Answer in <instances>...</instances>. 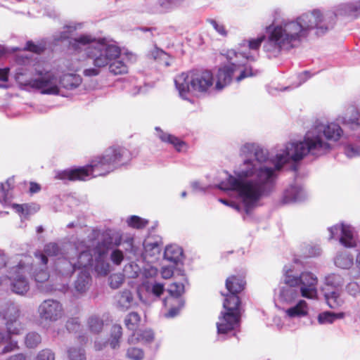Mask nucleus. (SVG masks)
Listing matches in <instances>:
<instances>
[{
	"label": "nucleus",
	"instance_id": "nucleus-1",
	"mask_svg": "<svg viewBox=\"0 0 360 360\" xmlns=\"http://www.w3.org/2000/svg\"><path fill=\"white\" fill-rule=\"evenodd\" d=\"M243 150H251L252 155L245 158L233 174L225 173V179L217 187L233 192L240 204L223 198L219 199L220 202L239 212L250 214L263 198L275 191L280 169L272 157L269 158L266 150L249 143L245 144Z\"/></svg>",
	"mask_w": 360,
	"mask_h": 360
},
{
	"label": "nucleus",
	"instance_id": "nucleus-2",
	"mask_svg": "<svg viewBox=\"0 0 360 360\" xmlns=\"http://www.w3.org/2000/svg\"><path fill=\"white\" fill-rule=\"evenodd\" d=\"M360 15V1L342 4L335 13H323L318 10L302 14L295 20H283L270 31L264 49L269 58L278 56L282 50L295 47L311 30L317 35H322L331 30L336 18L341 16L354 20Z\"/></svg>",
	"mask_w": 360,
	"mask_h": 360
},
{
	"label": "nucleus",
	"instance_id": "nucleus-3",
	"mask_svg": "<svg viewBox=\"0 0 360 360\" xmlns=\"http://www.w3.org/2000/svg\"><path fill=\"white\" fill-rule=\"evenodd\" d=\"M336 142L345 136L343 129L336 122L321 123L316 122L307 131L302 140L286 143L276 149L272 158L281 169L287 162H294L303 160L307 155L320 157L328 153L331 145L322 139Z\"/></svg>",
	"mask_w": 360,
	"mask_h": 360
},
{
	"label": "nucleus",
	"instance_id": "nucleus-4",
	"mask_svg": "<svg viewBox=\"0 0 360 360\" xmlns=\"http://www.w3.org/2000/svg\"><path fill=\"white\" fill-rule=\"evenodd\" d=\"M129 158L127 149L120 146L109 148L102 157L94 159L90 165L63 170L58 174L57 177L62 180L86 181L110 173L118 166L125 164Z\"/></svg>",
	"mask_w": 360,
	"mask_h": 360
},
{
	"label": "nucleus",
	"instance_id": "nucleus-5",
	"mask_svg": "<svg viewBox=\"0 0 360 360\" xmlns=\"http://www.w3.org/2000/svg\"><path fill=\"white\" fill-rule=\"evenodd\" d=\"M70 44L75 49L86 46V51L89 58L92 60L94 66L105 68L117 58L121 53L120 48L107 43L104 39H96L91 35L83 34L71 39Z\"/></svg>",
	"mask_w": 360,
	"mask_h": 360
},
{
	"label": "nucleus",
	"instance_id": "nucleus-6",
	"mask_svg": "<svg viewBox=\"0 0 360 360\" xmlns=\"http://www.w3.org/2000/svg\"><path fill=\"white\" fill-rule=\"evenodd\" d=\"M213 74L209 70L193 71L178 75L174 83L180 96L188 98V93L210 95L217 92Z\"/></svg>",
	"mask_w": 360,
	"mask_h": 360
},
{
	"label": "nucleus",
	"instance_id": "nucleus-7",
	"mask_svg": "<svg viewBox=\"0 0 360 360\" xmlns=\"http://www.w3.org/2000/svg\"><path fill=\"white\" fill-rule=\"evenodd\" d=\"M227 58L230 64L219 68L217 73V80L215 84L217 93L229 84L233 77H236V81L240 82L247 77L256 75L252 72L251 68H243L245 65L243 62L234 60V58L249 59L252 58V56L243 51L236 53L235 50H230L227 52Z\"/></svg>",
	"mask_w": 360,
	"mask_h": 360
},
{
	"label": "nucleus",
	"instance_id": "nucleus-8",
	"mask_svg": "<svg viewBox=\"0 0 360 360\" xmlns=\"http://www.w3.org/2000/svg\"><path fill=\"white\" fill-rule=\"evenodd\" d=\"M89 248L86 240H78L75 244V250L68 252L67 257L56 262V271L64 276H70L76 269H86L91 265L93 257L89 252Z\"/></svg>",
	"mask_w": 360,
	"mask_h": 360
},
{
	"label": "nucleus",
	"instance_id": "nucleus-9",
	"mask_svg": "<svg viewBox=\"0 0 360 360\" xmlns=\"http://www.w3.org/2000/svg\"><path fill=\"white\" fill-rule=\"evenodd\" d=\"M238 296L229 295L223 303L224 311L217 322L218 335H225L236 330L240 326L241 311Z\"/></svg>",
	"mask_w": 360,
	"mask_h": 360
},
{
	"label": "nucleus",
	"instance_id": "nucleus-10",
	"mask_svg": "<svg viewBox=\"0 0 360 360\" xmlns=\"http://www.w3.org/2000/svg\"><path fill=\"white\" fill-rule=\"evenodd\" d=\"M96 233H92V237L86 240V244L89 245V252L93 257L92 264L87 267H92L94 265L95 271L101 276H105L110 272V264L107 261V255L112 243L111 239L106 236L101 238H96Z\"/></svg>",
	"mask_w": 360,
	"mask_h": 360
},
{
	"label": "nucleus",
	"instance_id": "nucleus-11",
	"mask_svg": "<svg viewBox=\"0 0 360 360\" xmlns=\"http://www.w3.org/2000/svg\"><path fill=\"white\" fill-rule=\"evenodd\" d=\"M33 89L42 94L57 95L60 92V81L57 73L46 68L37 66L34 69Z\"/></svg>",
	"mask_w": 360,
	"mask_h": 360
},
{
	"label": "nucleus",
	"instance_id": "nucleus-12",
	"mask_svg": "<svg viewBox=\"0 0 360 360\" xmlns=\"http://www.w3.org/2000/svg\"><path fill=\"white\" fill-rule=\"evenodd\" d=\"M20 309L18 304L11 300L0 302V319L4 321L8 333L20 335L25 329V324L20 321Z\"/></svg>",
	"mask_w": 360,
	"mask_h": 360
},
{
	"label": "nucleus",
	"instance_id": "nucleus-13",
	"mask_svg": "<svg viewBox=\"0 0 360 360\" xmlns=\"http://www.w3.org/2000/svg\"><path fill=\"white\" fill-rule=\"evenodd\" d=\"M37 313L41 325L49 326L64 316L65 309L63 304L58 300L47 299L39 305Z\"/></svg>",
	"mask_w": 360,
	"mask_h": 360
},
{
	"label": "nucleus",
	"instance_id": "nucleus-14",
	"mask_svg": "<svg viewBox=\"0 0 360 360\" xmlns=\"http://www.w3.org/2000/svg\"><path fill=\"white\" fill-rule=\"evenodd\" d=\"M289 283H296L300 289L301 296L310 300L316 299L318 297V278L308 271H302L300 276H295L292 270V278L288 279Z\"/></svg>",
	"mask_w": 360,
	"mask_h": 360
},
{
	"label": "nucleus",
	"instance_id": "nucleus-15",
	"mask_svg": "<svg viewBox=\"0 0 360 360\" xmlns=\"http://www.w3.org/2000/svg\"><path fill=\"white\" fill-rule=\"evenodd\" d=\"M29 270L30 266L25 265L21 260L17 266L11 269L8 278L13 292L23 295L29 290V282L26 277Z\"/></svg>",
	"mask_w": 360,
	"mask_h": 360
},
{
	"label": "nucleus",
	"instance_id": "nucleus-16",
	"mask_svg": "<svg viewBox=\"0 0 360 360\" xmlns=\"http://www.w3.org/2000/svg\"><path fill=\"white\" fill-rule=\"evenodd\" d=\"M282 282L278 288V297L281 302L290 304L301 295L296 283H289L288 279L292 278V269L285 266L283 270Z\"/></svg>",
	"mask_w": 360,
	"mask_h": 360
},
{
	"label": "nucleus",
	"instance_id": "nucleus-17",
	"mask_svg": "<svg viewBox=\"0 0 360 360\" xmlns=\"http://www.w3.org/2000/svg\"><path fill=\"white\" fill-rule=\"evenodd\" d=\"M328 231L329 239L337 238L346 248H354L356 245L354 229L351 226L345 224H336L329 227Z\"/></svg>",
	"mask_w": 360,
	"mask_h": 360
},
{
	"label": "nucleus",
	"instance_id": "nucleus-18",
	"mask_svg": "<svg viewBox=\"0 0 360 360\" xmlns=\"http://www.w3.org/2000/svg\"><path fill=\"white\" fill-rule=\"evenodd\" d=\"M307 194L303 188L299 185H291L287 188L282 198V202L284 204L297 202L304 200Z\"/></svg>",
	"mask_w": 360,
	"mask_h": 360
},
{
	"label": "nucleus",
	"instance_id": "nucleus-19",
	"mask_svg": "<svg viewBox=\"0 0 360 360\" xmlns=\"http://www.w3.org/2000/svg\"><path fill=\"white\" fill-rule=\"evenodd\" d=\"M155 136L162 142L172 144L176 151L185 152L187 150L186 143L179 138L163 131L160 127L155 128Z\"/></svg>",
	"mask_w": 360,
	"mask_h": 360
},
{
	"label": "nucleus",
	"instance_id": "nucleus-20",
	"mask_svg": "<svg viewBox=\"0 0 360 360\" xmlns=\"http://www.w3.org/2000/svg\"><path fill=\"white\" fill-rule=\"evenodd\" d=\"M81 269L82 271L79 273L75 281L74 288L77 293L83 294L89 289L91 283V277L87 268Z\"/></svg>",
	"mask_w": 360,
	"mask_h": 360
},
{
	"label": "nucleus",
	"instance_id": "nucleus-21",
	"mask_svg": "<svg viewBox=\"0 0 360 360\" xmlns=\"http://www.w3.org/2000/svg\"><path fill=\"white\" fill-rule=\"evenodd\" d=\"M245 285V281L242 276H231L226 278V287L229 294L226 295V298L229 295L238 296V294L243 290Z\"/></svg>",
	"mask_w": 360,
	"mask_h": 360
},
{
	"label": "nucleus",
	"instance_id": "nucleus-22",
	"mask_svg": "<svg viewBox=\"0 0 360 360\" xmlns=\"http://www.w3.org/2000/svg\"><path fill=\"white\" fill-rule=\"evenodd\" d=\"M309 311L308 303L304 300H300L294 306L288 308L285 314L290 318H302L307 316Z\"/></svg>",
	"mask_w": 360,
	"mask_h": 360
},
{
	"label": "nucleus",
	"instance_id": "nucleus-23",
	"mask_svg": "<svg viewBox=\"0 0 360 360\" xmlns=\"http://www.w3.org/2000/svg\"><path fill=\"white\" fill-rule=\"evenodd\" d=\"M335 265L342 269H349L354 264L353 256L347 250L338 251L334 257Z\"/></svg>",
	"mask_w": 360,
	"mask_h": 360
},
{
	"label": "nucleus",
	"instance_id": "nucleus-24",
	"mask_svg": "<svg viewBox=\"0 0 360 360\" xmlns=\"http://www.w3.org/2000/svg\"><path fill=\"white\" fill-rule=\"evenodd\" d=\"M60 88L72 90L78 87L82 83V77L75 74H65L59 77Z\"/></svg>",
	"mask_w": 360,
	"mask_h": 360
},
{
	"label": "nucleus",
	"instance_id": "nucleus-25",
	"mask_svg": "<svg viewBox=\"0 0 360 360\" xmlns=\"http://www.w3.org/2000/svg\"><path fill=\"white\" fill-rule=\"evenodd\" d=\"M154 340V333L153 330L146 329L143 330H139L134 332L132 335L128 338L129 344H136L137 342L150 343Z\"/></svg>",
	"mask_w": 360,
	"mask_h": 360
},
{
	"label": "nucleus",
	"instance_id": "nucleus-26",
	"mask_svg": "<svg viewBox=\"0 0 360 360\" xmlns=\"http://www.w3.org/2000/svg\"><path fill=\"white\" fill-rule=\"evenodd\" d=\"M183 255L182 249L176 245H171L166 247L164 252L165 259L170 262L174 265L177 264Z\"/></svg>",
	"mask_w": 360,
	"mask_h": 360
},
{
	"label": "nucleus",
	"instance_id": "nucleus-27",
	"mask_svg": "<svg viewBox=\"0 0 360 360\" xmlns=\"http://www.w3.org/2000/svg\"><path fill=\"white\" fill-rule=\"evenodd\" d=\"M263 41V37H258L257 39H252L247 41H244L240 44V50L237 52H245L247 54L252 56V58H249L248 60H254L255 56L250 53V51H256L259 49L261 46V44ZM243 60H246L243 58Z\"/></svg>",
	"mask_w": 360,
	"mask_h": 360
},
{
	"label": "nucleus",
	"instance_id": "nucleus-28",
	"mask_svg": "<svg viewBox=\"0 0 360 360\" xmlns=\"http://www.w3.org/2000/svg\"><path fill=\"white\" fill-rule=\"evenodd\" d=\"M143 256L145 259L148 257H154L160 255V246L158 241H152L150 238L144 240L143 243Z\"/></svg>",
	"mask_w": 360,
	"mask_h": 360
},
{
	"label": "nucleus",
	"instance_id": "nucleus-29",
	"mask_svg": "<svg viewBox=\"0 0 360 360\" xmlns=\"http://www.w3.org/2000/svg\"><path fill=\"white\" fill-rule=\"evenodd\" d=\"M117 304L123 310H127L134 304L132 292L129 290L121 292L117 298Z\"/></svg>",
	"mask_w": 360,
	"mask_h": 360
},
{
	"label": "nucleus",
	"instance_id": "nucleus-30",
	"mask_svg": "<svg viewBox=\"0 0 360 360\" xmlns=\"http://www.w3.org/2000/svg\"><path fill=\"white\" fill-rule=\"evenodd\" d=\"M325 298L327 304L332 309H337L341 307L345 302L340 293L335 290L325 292Z\"/></svg>",
	"mask_w": 360,
	"mask_h": 360
},
{
	"label": "nucleus",
	"instance_id": "nucleus-31",
	"mask_svg": "<svg viewBox=\"0 0 360 360\" xmlns=\"http://www.w3.org/2000/svg\"><path fill=\"white\" fill-rule=\"evenodd\" d=\"M360 113L354 106H350L347 109L344 117V122L355 127L360 125L359 122Z\"/></svg>",
	"mask_w": 360,
	"mask_h": 360
},
{
	"label": "nucleus",
	"instance_id": "nucleus-32",
	"mask_svg": "<svg viewBox=\"0 0 360 360\" xmlns=\"http://www.w3.org/2000/svg\"><path fill=\"white\" fill-rule=\"evenodd\" d=\"M119 58L120 56L112 60L108 65L110 72L115 75H124L128 72L127 65L122 60L119 59Z\"/></svg>",
	"mask_w": 360,
	"mask_h": 360
},
{
	"label": "nucleus",
	"instance_id": "nucleus-33",
	"mask_svg": "<svg viewBox=\"0 0 360 360\" xmlns=\"http://www.w3.org/2000/svg\"><path fill=\"white\" fill-rule=\"evenodd\" d=\"M122 335V328L120 325L115 324L111 328L110 345L112 349L120 347V340Z\"/></svg>",
	"mask_w": 360,
	"mask_h": 360
},
{
	"label": "nucleus",
	"instance_id": "nucleus-34",
	"mask_svg": "<svg viewBox=\"0 0 360 360\" xmlns=\"http://www.w3.org/2000/svg\"><path fill=\"white\" fill-rule=\"evenodd\" d=\"M141 316L137 312L129 313L124 319V324L130 330H135L139 326Z\"/></svg>",
	"mask_w": 360,
	"mask_h": 360
},
{
	"label": "nucleus",
	"instance_id": "nucleus-35",
	"mask_svg": "<svg viewBox=\"0 0 360 360\" xmlns=\"http://www.w3.org/2000/svg\"><path fill=\"white\" fill-rule=\"evenodd\" d=\"M344 317L343 313L335 314L330 311L321 313L318 316V322L320 324H330L337 319Z\"/></svg>",
	"mask_w": 360,
	"mask_h": 360
},
{
	"label": "nucleus",
	"instance_id": "nucleus-36",
	"mask_svg": "<svg viewBox=\"0 0 360 360\" xmlns=\"http://www.w3.org/2000/svg\"><path fill=\"white\" fill-rule=\"evenodd\" d=\"M68 360H85L84 349L81 347L71 346L67 349Z\"/></svg>",
	"mask_w": 360,
	"mask_h": 360
},
{
	"label": "nucleus",
	"instance_id": "nucleus-37",
	"mask_svg": "<svg viewBox=\"0 0 360 360\" xmlns=\"http://www.w3.org/2000/svg\"><path fill=\"white\" fill-rule=\"evenodd\" d=\"M6 334H8V337L6 340H4L3 343H6V345L2 349L1 354H4L6 353H9L13 352L16 349H18V341L14 340L12 338V335H15L14 333H10L8 331L5 332Z\"/></svg>",
	"mask_w": 360,
	"mask_h": 360
},
{
	"label": "nucleus",
	"instance_id": "nucleus-38",
	"mask_svg": "<svg viewBox=\"0 0 360 360\" xmlns=\"http://www.w3.org/2000/svg\"><path fill=\"white\" fill-rule=\"evenodd\" d=\"M41 342V337L36 332H30L25 337V344L30 349L37 347Z\"/></svg>",
	"mask_w": 360,
	"mask_h": 360
},
{
	"label": "nucleus",
	"instance_id": "nucleus-39",
	"mask_svg": "<svg viewBox=\"0 0 360 360\" xmlns=\"http://www.w3.org/2000/svg\"><path fill=\"white\" fill-rule=\"evenodd\" d=\"M88 327L91 333H98L103 327V321L97 316H91L89 317L88 322Z\"/></svg>",
	"mask_w": 360,
	"mask_h": 360
},
{
	"label": "nucleus",
	"instance_id": "nucleus-40",
	"mask_svg": "<svg viewBox=\"0 0 360 360\" xmlns=\"http://www.w3.org/2000/svg\"><path fill=\"white\" fill-rule=\"evenodd\" d=\"M124 275L129 278H137L141 272L139 266L134 262L126 264L123 269Z\"/></svg>",
	"mask_w": 360,
	"mask_h": 360
},
{
	"label": "nucleus",
	"instance_id": "nucleus-41",
	"mask_svg": "<svg viewBox=\"0 0 360 360\" xmlns=\"http://www.w3.org/2000/svg\"><path fill=\"white\" fill-rule=\"evenodd\" d=\"M343 283L344 279L340 274H330L325 278V283L335 288L342 286Z\"/></svg>",
	"mask_w": 360,
	"mask_h": 360
},
{
	"label": "nucleus",
	"instance_id": "nucleus-42",
	"mask_svg": "<svg viewBox=\"0 0 360 360\" xmlns=\"http://www.w3.org/2000/svg\"><path fill=\"white\" fill-rule=\"evenodd\" d=\"M15 79L18 83L22 86H30L33 88L34 78L27 77L26 72H18L15 75Z\"/></svg>",
	"mask_w": 360,
	"mask_h": 360
},
{
	"label": "nucleus",
	"instance_id": "nucleus-43",
	"mask_svg": "<svg viewBox=\"0 0 360 360\" xmlns=\"http://www.w3.org/2000/svg\"><path fill=\"white\" fill-rule=\"evenodd\" d=\"M184 291V285L182 283H172L168 289V292L173 297H175L174 300L176 302H180V300L177 298L180 296Z\"/></svg>",
	"mask_w": 360,
	"mask_h": 360
},
{
	"label": "nucleus",
	"instance_id": "nucleus-44",
	"mask_svg": "<svg viewBox=\"0 0 360 360\" xmlns=\"http://www.w3.org/2000/svg\"><path fill=\"white\" fill-rule=\"evenodd\" d=\"M128 225L135 229H142L148 224L146 219H142L138 216H131L127 221Z\"/></svg>",
	"mask_w": 360,
	"mask_h": 360
},
{
	"label": "nucleus",
	"instance_id": "nucleus-45",
	"mask_svg": "<svg viewBox=\"0 0 360 360\" xmlns=\"http://www.w3.org/2000/svg\"><path fill=\"white\" fill-rule=\"evenodd\" d=\"M127 356L131 360H142L144 357V352L140 348L131 347L127 351Z\"/></svg>",
	"mask_w": 360,
	"mask_h": 360
},
{
	"label": "nucleus",
	"instance_id": "nucleus-46",
	"mask_svg": "<svg viewBox=\"0 0 360 360\" xmlns=\"http://www.w3.org/2000/svg\"><path fill=\"white\" fill-rule=\"evenodd\" d=\"M123 282L124 275L122 274H114L109 278L110 286L113 289L120 288Z\"/></svg>",
	"mask_w": 360,
	"mask_h": 360
},
{
	"label": "nucleus",
	"instance_id": "nucleus-47",
	"mask_svg": "<svg viewBox=\"0 0 360 360\" xmlns=\"http://www.w3.org/2000/svg\"><path fill=\"white\" fill-rule=\"evenodd\" d=\"M66 328L70 333H79L81 328V324L77 318L70 319L66 323Z\"/></svg>",
	"mask_w": 360,
	"mask_h": 360
},
{
	"label": "nucleus",
	"instance_id": "nucleus-48",
	"mask_svg": "<svg viewBox=\"0 0 360 360\" xmlns=\"http://www.w3.org/2000/svg\"><path fill=\"white\" fill-rule=\"evenodd\" d=\"M346 292L352 297L360 295V285L356 281L348 283L345 287Z\"/></svg>",
	"mask_w": 360,
	"mask_h": 360
},
{
	"label": "nucleus",
	"instance_id": "nucleus-49",
	"mask_svg": "<svg viewBox=\"0 0 360 360\" xmlns=\"http://www.w3.org/2000/svg\"><path fill=\"white\" fill-rule=\"evenodd\" d=\"M35 360H55V353L51 349H44L39 352Z\"/></svg>",
	"mask_w": 360,
	"mask_h": 360
},
{
	"label": "nucleus",
	"instance_id": "nucleus-50",
	"mask_svg": "<svg viewBox=\"0 0 360 360\" xmlns=\"http://www.w3.org/2000/svg\"><path fill=\"white\" fill-rule=\"evenodd\" d=\"M44 252L48 256H57L60 254L61 250L56 243H51L45 246Z\"/></svg>",
	"mask_w": 360,
	"mask_h": 360
},
{
	"label": "nucleus",
	"instance_id": "nucleus-51",
	"mask_svg": "<svg viewBox=\"0 0 360 360\" xmlns=\"http://www.w3.org/2000/svg\"><path fill=\"white\" fill-rule=\"evenodd\" d=\"M158 4L161 8V11L162 12L169 11L176 6L174 0H158Z\"/></svg>",
	"mask_w": 360,
	"mask_h": 360
},
{
	"label": "nucleus",
	"instance_id": "nucleus-52",
	"mask_svg": "<svg viewBox=\"0 0 360 360\" xmlns=\"http://www.w3.org/2000/svg\"><path fill=\"white\" fill-rule=\"evenodd\" d=\"M77 29V25H67L64 27V30L61 32V34L60 37H58V39L63 40L66 39L71 38L72 35V32L75 31Z\"/></svg>",
	"mask_w": 360,
	"mask_h": 360
},
{
	"label": "nucleus",
	"instance_id": "nucleus-53",
	"mask_svg": "<svg viewBox=\"0 0 360 360\" xmlns=\"http://www.w3.org/2000/svg\"><path fill=\"white\" fill-rule=\"evenodd\" d=\"M110 258L113 264L120 265L124 259L123 252L120 250H115L111 252Z\"/></svg>",
	"mask_w": 360,
	"mask_h": 360
},
{
	"label": "nucleus",
	"instance_id": "nucleus-54",
	"mask_svg": "<svg viewBox=\"0 0 360 360\" xmlns=\"http://www.w3.org/2000/svg\"><path fill=\"white\" fill-rule=\"evenodd\" d=\"M209 22L212 25L213 28L221 36L225 37L227 34V32L224 25L218 22L215 20L210 19Z\"/></svg>",
	"mask_w": 360,
	"mask_h": 360
},
{
	"label": "nucleus",
	"instance_id": "nucleus-55",
	"mask_svg": "<svg viewBox=\"0 0 360 360\" xmlns=\"http://www.w3.org/2000/svg\"><path fill=\"white\" fill-rule=\"evenodd\" d=\"M165 287L164 285L160 283H154L151 285L150 292L153 295L157 297H160V295L164 292Z\"/></svg>",
	"mask_w": 360,
	"mask_h": 360
},
{
	"label": "nucleus",
	"instance_id": "nucleus-56",
	"mask_svg": "<svg viewBox=\"0 0 360 360\" xmlns=\"http://www.w3.org/2000/svg\"><path fill=\"white\" fill-rule=\"evenodd\" d=\"M49 278V275L48 272L44 269H41L34 274V279L38 283H43L46 281H48Z\"/></svg>",
	"mask_w": 360,
	"mask_h": 360
},
{
	"label": "nucleus",
	"instance_id": "nucleus-57",
	"mask_svg": "<svg viewBox=\"0 0 360 360\" xmlns=\"http://www.w3.org/2000/svg\"><path fill=\"white\" fill-rule=\"evenodd\" d=\"M174 264L172 266H165L162 268L161 275L164 279L170 278L174 274Z\"/></svg>",
	"mask_w": 360,
	"mask_h": 360
},
{
	"label": "nucleus",
	"instance_id": "nucleus-58",
	"mask_svg": "<svg viewBox=\"0 0 360 360\" xmlns=\"http://www.w3.org/2000/svg\"><path fill=\"white\" fill-rule=\"evenodd\" d=\"M26 50L30 51L40 53L43 51V48L41 46L34 44L32 41H27L25 48Z\"/></svg>",
	"mask_w": 360,
	"mask_h": 360
},
{
	"label": "nucleus",
	"instance_id": "nucleus-59",
	"mask_svg": "<svg viewBox=\"0 0 360 360\" xmlns=\"http://www.w3.org/2000/svg\"><path fill=\"white\" fill-rule=\"evenodd\" d=\"M101 68H96L95 66L94 68H87L84 70L83 74L86 77L97 76L100 73Z\"/></svg>",
	"mask_w": 360,
	"mask_h": 360
},
{
	"label": "nucleus",
	"instance_id": "nucleus-60",
	"mask_svg": "<svg viewBox=\"0 0 360 360\" xmlns=\"http://www.w3.org/2000/svg\"><path fill=\"white\" fill-rule=\"evenodd\" d=\"M9 191L0 184V202H6L8 199Z\"/></svg>",
	"mask_w": 360,
	"mask_h": 360
},
{
	"label": "nucleus",
	"instance_id": "nucleus-61",
	"mask_svg": "<svg viewBox=\"0 0 360 360\" xmlns=\"http://www.w3.org/2000/svg\"><path fill=\"white\" fill-rule=\"evenodd\" d=\"M15 207L18 212L27 214L30 213L32 206L29 205H15Z\"/></svg>",
	"mask_w": 360,
	"mask_h": 360
},
{
	"label": "nucleus",
	"instance_id": "nucleus-62",
	"mask_svg": "<svg viewBox=\"0 0 360 360\" xmlns=\"http://www.w3.org/2000/svg\"><path fill=\"white\" fill-rule=\"evenodd\" d=\"M150 55L153 59L156 60L158 58H162V56H165L166 53L163 51L155 48L151 51Z\"/></svg>",
	"mask_w": 360,
	"mask_h": 360
},
{
	"label": "nucleus",
	"instance_id": "nucleus-63",
	"mask_svg": "<svg viewBox=\"0 0 360 360\" xmlns=\"http://www.w3.org/2000/svg\"><path fill=\"white\" fill-rule=\"evenodd\" d=\"M191 187L195 192H205L207 188L205 186H202L198 181L192 182Z\"/></svg>",
	"mask_w": 360,
	"mask_h": 360
},
{
	"label": "nucleus",
	"instance_id": "nucleus-64",
	"mask_svg": "<svg viewBox=\"0 0 360 360\" xmlns=\"http://www.w3.org/2000/svg\"><path fill=\"white\" fill-rule=\"evenodd\" d=\"M6 360H27V356L23 353H18L9 356Z\"/></svg>",
	"mask_w": 360,
	"mask_h": 360
}]
</instances>
